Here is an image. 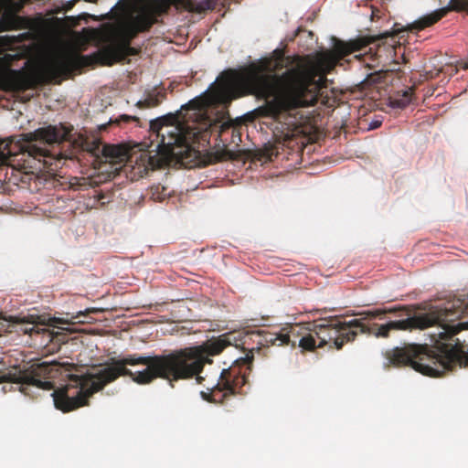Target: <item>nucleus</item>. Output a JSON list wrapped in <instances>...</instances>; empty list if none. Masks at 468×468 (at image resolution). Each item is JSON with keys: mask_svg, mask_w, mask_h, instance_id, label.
Wrapping results in <instances>:
<instances>
[{"mask_svg": "<svg viewBox=\"0 0 468 468\" xmlns=\"http://www.w3.org/2000/svg\"><path fill=\"white\" fill-rule=\"evenodd\" d=\"M322 89V50L316 52V62L299 56H285L282 49H275L269 58L250 64L238 78L232 72H224L202 95L194 98L181 107L180 126L186 135L194 133L193 138L176 146L183 155L191 144L199 139L205 140L214 130L224 144H239L241 142L242 123L229 119L219 125L213 123L207 108L214 105H228L246 93L268 101L274 115L288 112L301 107L313 105L316 96L310 87Z\"/></svg>", "mask_w": 468, "mask_h": 468, "instance_id": "nucleus-1", "label": "nucleus"}, {"mask_svg": "<svg viewBox=\"0 0 468 468\" xmlns=\"http://www.w3.org/2000/svg\"><path fill=\"white\" fill-rule=\"evenodd\" d=\"M241 335L229 332L202 346L185 347L168 354L142 356L134 353L121 358H111L107 367L95 372L69 375L68 383L52 393L55 407L69 412L85 406L90 396L120 377H128L139 385H149L162 378L174 387V382L195 376L200 382L202 378L198 375L205 364L210 362L208 356H217L229 346L238 347L239 342L244 344Z\"/></svg>", "mask_w": 468, "mask_h": 468, "instance_id": "nucleus-2", "label": "nucleus"}, {"mask_svg": "<svg viewBox=\"0 0 468 468\" xmlns=\"http://www.w3.org/2000/svg\"><path fill=\"white\" fill-rule=\"evenodd\" d=\"M463 316H468V301L453 299L427 313L388 322L392 331L423 330L433 325L440 331L431 335L432 349L428 345L405 344L385 351L386 366L410 367L433 378L461 367L468 355V322H455Z\"/></svg>", "mask_w": 468, "mask_h": 468, "instance_id": "nucleus-3", "label": "nucleus"}, {"mask_svg": "<svg viewBox=\"0 0 468 468\" xmlns=\"http://www.w3.org/2000/svg\"><path fill=\"white\" fill-rule=\"evenodd\" d=\"M164 119L151 121V143H144L146 149L141 148L139 153L130 154L127 147L122 144H105L101 154L105 162L119 164L128 162L134 176L144 177L149 171L162 167L171 157L182 154L176 146L186 142V138H193L194 133L186 135L180 126L167 124Z\"/></svg>", "mask_w": 468, "mask_h": 468, "instance_id": "nucleus-4", "label": "nucleus"}, {"mask_svg": "<svg viewBox=\"0 0 468 468\" xmlns=\"http://www.w3.org/2000/svg\"><path fill=\"white\" fill-rule=\"evenodd\" d=\"M333 46L326 49L324 48V115L328 114L333 117L335 123L333 128L336 130L333 135L335 138L340 131L346 126V119L345 113L346 108L345 105L346 92L334 86V82L329 80L327 76L333 72H337L340 69L344 71L347 70L353 60L365 62L367 54L354 55L356 52L361 51L372 43L370 37H357L349 40H342L333 37Z\"/></svg>", "mask_w": 468, "mask_h": 468, "instance_id": "nucleus-5", "label": "nucleus"}, {"mask_svg": "<svg viewBox=\"0 0 468 468\" xmlns=\"http://www.w3.org/2000/svg\"><path fill=\"white\" fill-rule=\"evenodd\" d=\"M137 35L136 28L131 24L127 25L116 31L112 37V43L102 49L91 55H82L77 50L62 52L48 63L46 70L54 78L63 75L68 76L74 70L97 64L101 59V56H105V54H111V52L119 48H128L132 40Z\"/></svg>", "mask_w": 468, "mask_h": 468, "instance_id": "nucleus-6", "label": "nucleus"}, {"mask_svg": "<svg viewBox=\"0 0 468 468\" xmlns=\"http://www.w3.org/2000/svg\"><path fill=\"white\" fill-rule=\"evenodd\" d=\"M70 129L59 125H48L46 127L37 129L31 136L35 141L40 144L52 146V149H48L46 146H40L36 144H31L27 146V153L29 156L42 162L43 165L51 168L58 166V163L62 159L71 158L70 154H64L58 148V145L69 141Z\"/></svg>", "mask_w": 468, "mask_h": 468, "instance_id": "nucleus-7", "label": "nucleus"}, {"mask_svg": "<svg viewBox=\"0 0 468 468\" xmlns=\"http://www.w3.org/2000/svg\"><path fill=\"white\" fill-rule=\"evenodd\" d=\"M58 374L56 364L46 362L33 364L27 367L13 366L0 368V383L19 385V391L26 393L27 386H35L43 390L54 389V383L50 380Z\"/></svg>", "mask_w": 468, "mask_h": 468, "instance_id": "nucleus-8", "label": "nucleus"}, {"mask_svg": "<svg viewBox=\"0 0 468 468\" xmlns=\"http://www.w3.org/2000/svg\"><path fill=\"white\" fill-rule=\"evenodd\" d=\"M324 307V346L341 349L345 343L354 341L358 332L366 330L362 319H352L346 322L339 315H327Z\"/></svg>", "mask_w": 468, "mask_h": 468, "instance_id": "nucleus-9", "label": "nucleus"}, {"mask_svg": "<svg viewBox=\"0 0 468 468\" xmlns=\"http://www.w3.org/2000/svg\"><path fill=\"white\" fill-rule=\"evenodd\" d=\"M246 383L247 377L241 367L239 365H232L221 371L217 383L211 388V395L215 400L216 397L219 395L218 400L221 401L229 395L241 394L242 388Z\"/></svg>", "mask_w": 468, "mask_h": 468, "instance_id": "nucleus-10", "label": "nucleus"}, {"mask_svg": "<svg viewBox=\"0 0 468 468\" xmlns=\"http://www.w3.org/2000/svg\"><path fill=\"white\" fill-rule=\"evenodd\" d=\"M298 325H290L282 328L279 332H270L267 330H259L246 334L245 336L257 337V343L263 346H287L295 345V341L291 339L292 335H296L295 329Z\"/></svg>", "mask_w": 468, "mask_h": 468, "instance_id": "nucleus-11", "label": "nucleus"}, {"mask_svg": "<svg viewBox=\"0 0 468 468\" xmlns=\"http://www.w3.org/2000/svg\"><path fill=\"white\" fill-rule=\"evenodd\" d=\"M450 10H468V0H450L449 7L437 9L426 16L420 17L410 25V28L411 30L420 31L426 27H431L440 21L442 17H444Z\"/></svg>", "mask_w": 468, "mask_h": 468, "instance_id": "nucleus-12", "label": "nucleus"}, {"mask_svg": "<svg viewBox=\"0 0 468 468\" xmlns=\"http://www.w3.org/2000/svg\"><path fill=\"white\" fill-rule=\"evenodd\" d=\"M33 87V80L21 70L6 68L0 70V90L24 91Z\"/></svg>", "mask_w": 468, "mask_h": 468, "instance_id": "nucleus-13", "label": "nucleus"}, {"mask_svg": "<svg viewBox=\"0 0 468 468\" xmlns=\"http://www.w3.org/2000/svg\"><path fill=\"white\" fill-rule=\"evenodd\" d=\"M137 54L138 49L129 45L128 48H119L111 52V54H105V56H101V59H100L97 64L112 66L115 62L124 59L128 56H134Z\"/></svg>", "mask_w": 468, "mask_h": 468, "instance_id": "nucleus-14", "label": "nucleus"}, {"mask_svg": "<svg viewBox=\"0 0 468 468\" xmlns=\"http://www.w3.org/2000/svg\"><path fill=\"white\" fill-rule=\"evenodd\" d=\"M381 73L375 71L373 73L368 74L365 80L360 81L356 87L355 90H352V92L357 91L360 93V95H368L371 88L379 83L381 80Z\"/></svg>", "mask_w": 468, "mask_h": 468, "instance_id": "nucleus-15", "label": "nucleus"}, {"mask_svg": "<svg viewBox=\"0 0 468 468\" xmlns=\"http://www.w3.org/2000/svg\"><path fill=\"white\" fill-rule=\"evenodd\" d=\"M20 17L14 10L6 9L0 18V32L16 29L19 27Z\"/></svg>", "mask_w": 468, "mask_h": 468, "instance_id": "nucleus-16", "label": "nucleus"}, {"mask_svg": "<svg viewBox=\"0 0 468 468\" xmlns=\"http://www.w3.org/2000/svg\"><path fill=\"white\" fill-rule=\"evenodd\" d=\"M366 330L363 333H367L369 335H372L376 337H382L387 338L389 336L391 330L389 323H387L385 324H367Z\"/></svg>", "mask_w": 468, "mask_h": 468, "instance_id": "nucleus-17", "label": "nucleus"}, {"mask_svg": "<svg viewBox=\"0 0 468 468\" xmlns=\"http://www.w3.org/2000/svg\"><path fill=\"white\" fill-rule=\"evenodd\" d=\"M366 330L363 333H367L369 335H372L376 337H382L387 338L389 336L391 330L389 323H387L385 324H367Z\"/></svg>", "mask_w": 468, "mask_h": 468, "instance_id": "nucleus-18", "label": "nucleus"}, {"mask_svg": "<svg viewBox=\"0 0 468 468\" xmlns=\"http://www.w3.org/2000/svg\"><path fill=\"white\" fill-rule=\"evenodd\" d=\"M412 95H413L412 88L404 90H402L401 94L398 93L397 97L391 98L390 105L393 108L403 109L410 103Z\"/></svg>", "mask_w": 468, "mask_h": 468, "instance_id": "nucleus-19", "label": "nucleus"}, {"mask_svg": "<svg viewBox=\"0 0 468 468\" xmlns=\"http://www.w3.org/2000/svg\"><path fill=\"white\" fill-rule=\"evenodd\" d=\"M165 97V93L164 91H156L151 92L147 94L144 100L139 101L136 105L139 108H151L155 107L160 104L162 100Z\"/></svg>", "mask_w": 468, "mask_h": 468, "instance_id": "nucleus-20", "label": "nucleus"}, {"mask_svg": "<svg viewBox=\"0 0 468 468\" xmlns=\"http://www.w3.org/2000/svg\"><path fill=\"white\" fill-rule=\"evenodd\" d=\"M185 6L191 12L202 13L204 11L212 9L213 0H185Z\"/></svg>", "mask_w": 468, "mask_h": 468, "instance_id": "nucleus-21", "label": "nucleus"}, {"mask_svg": "<svg viewBox=\"0 0 468 468\" xmlns=\"http://www.w3.org/2000/svg\"><path fill=\"white\" fill-rule=\"evenodd\" d=\"M155 20L148 15L138 16L131 24L138 33L148 31L154 24Z\"/></svg>", "mask_w": 468, "mask_h": 468, "instance_id": "nucleus-22", "label": "nucleus"}, {"mask_svg": "<svg viewBox=\"0 0 468 468\" xmlns=\"http://www.w3.org/2000/svg\"><path fill=\"white\" fill-rule=\"evenodd\" d=\"M172 5V0H151V8L156 15L165 14Z\"/></svg>", "mask_w": 468, "mask_h": 468, "instance_id": "nucleus-23", "label": "nucleus"}, {"mask_svg": "<svg viewBox=\"0 0 468 468\" xmlns=\"http://www.w3.org/2000/svg\"><path fill=\"white\" fill-rule=\"evenodd\" d=\"M299 346L305 350H313L315 347H322V341L316 346L314 336L308 334L299 340Z\"/></svg>", "mask_w": 468, "mask_h": 468, "instance_id": "nucleus-24", "label": "nucleus"}, {"mask_svg": "<svg viewBox=\"0 0 468 468\" xmlns=\"http://www.w3.org/2000/svg\"><path fill=\"white\" fill-rule=\"evenodd\" d=\"M8 147V144H5L3 141H0V165H7L10 157L12 156V154L9 150L7 151V153L2 151V149L7 150Z\"/></svg>", "mask_w": 468, "mask_h": 468, "instance_id": "nucleus-25", "label": "nucleus"}, {"mask_svg": "<svg viewBox=\"0 0 468 468\" xmlns=\"http://www.w3.org/2000/svg\"><path fill=\"white\" fill-rule=\"evenodd\" d=\"M400 308H389V309H377V310H374V311H368L367 313V315L369 316L370 318H376V317H378V316H381L385 314H388V313H394L396 312L397 310H399Z\"/></svg>", "mask_w": 468, "mask_h": 468, "instance_id": "nucleus-26", "label": "nucleus"}, {"mask_svg": "<svg viewBox=\"0 0 468 468\" xmlns=\"http://www.w3.org/2000/svg\"><path fill=\"white\" fill-rule=\"evenodd\" d=\"M233 157V154L229 150H222L220 152L216 153V161L221 162L228 159H231Z\"/></svg>", "mask_w": 468, "mask_h": 468, "instance_id": "nucleus-27", "label": "nucleus"}, {"mask_svg": "<svg viewBox=\"0 0 468 468\" xmlns=\"http://www.w3.org/2000/svg\"><path fill=\"white\" fill-rule=\"evenodd\" d=\"M131 121L139 122V119L136 116L122 114L119 117V119H116L115 122L116 123H120L121 122H129Z\"/></svg>", "mask_w": 468, "mask_h": 468, "instance_id": "nucleus-28", "label": "nucleus"}, {"mask_svg": "<svg viewBox=\"0 0 468 468\" xmlns=\"http://www.w3.org/2000/svg\"><path fill=\"white\" fill-rule=\"evenodd\" d=\"M382 124V122L381 121H372L369 124H368V127H367V130H374V129H377L378 127H380Z\"/></svg>", "mask_w": 468, "mask_h": 468, "instance_id": "nucleus-29", "label": "nucleus"}, {"mask_svg": "<svg viewBox=\"0 0 468 468\" xmlns=\"http://www.w3.org/2000/svg\"><path fill=\"white\" fill-rule=\"evenodd\" d=\"M330 122L329 121L326 122L325 125H324L323 131H324V138L327 135L328 130H329Z\"/></svg>", "mask_w": 468, "mask_h": 468, "instance_id": "nucleus-30", "label": "nucleus"}, {"mask_svg": "<svg viewBox=\"0 0 468 468\" xmlns=\"http://www.w3.org/2000/svg\"><path fill=\"white\" fill-rule=\"evenodd\" d=\"M458 66H459L460 68H462L463 69H468V62H460V63L458 64Z\"/></svg>", "mask_w": 468, "mask_h": 468, "instance_id": "nucleus-31", "label": "nucleus"}, {"mask_svg": "<svg viewBox=\"0 0 468 468\" xmlns=\"http://www.w3.org/2000/svg\"><path fill=\"white\" fill-rule=\"evenodd\" d=\"M33 330H34V326H32V327H30V328H26V329H25V333L31 334Z\"/></svg>", "mask_w": 468, "mask_h": 468, "instance_id": "nucleus-32", "label": "nucleus"}, {"mask_svg": "<svg viewBox=\"0 0 468 468\" xmlns=\"http://www.w3.org/2000/svg\"><path fill=\"white\" fill-rule=\"evenodd\" d=\"M10 390H12V388H10L9 389H7L5 386H4V387H3V391H4V392H7V391H10Z\"/></svg>", "mask_w": 468, "mask_h": 468, "instance_id": "nucleus-33", "label": "nucleus"}, {"mask_svg": "<svg viewBox=\"0 0 468 468\" xmlns=\"http://www.w3.org/2000/svg\"><path fill=\"white\" fill-rule=\"evenodd\" d=\"M159 188H162L163 190H165V187H164V186H155V188H154V189H155L156 191H158V190H159Z\"/></svg>", "mask_w": 468, "mask_h": 468, "instance_id": "nucleus-34", "label": "nucleus"}, {"mask_svg": "<svg viewBox=\"0 0 468 468\" xmlns=\"http://www.w3.org/2000/svg\"><path fill=\"white\" fill-rule=\"evenodd\" d=\"M452 71H453L454 73H457V71H458V67H456Z\"/></svg>", "mask_w": 468, "mask_h": 468, "instance_id": "nucleus-35", "label": "nucleus"}, {"mask_svg": "<svg viewBox=\"0 0 468 468\" xmlns=\"http://www.w3.org/2000/svg\"><path fill=\"white\" fill-rule=\"evenodd\" d=\"M22 7V5H18L17 10H19Z\"/></svg>", "mask_w": 468, "mask_h": 468, "instance_id": "nucleus-36", "label": "nucleus"}, {"mask_svg": "<svg viewBox=\"0 0 468 468\" xmlns=\"http://www.w3.org/2000/svg\"><path fill=\"white\" fill-rule=\"evenodd\" d=\"M185 3H186V2H185V0H182V4H183L184 5H185Z\"/></svg>", "mask_w": 468, "mask_h": 468, "instance_id": "nucleus-37", "label": "nucleus"}]
</instances>
